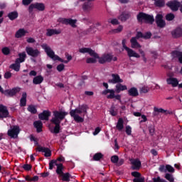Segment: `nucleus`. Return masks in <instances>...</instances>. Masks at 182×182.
I'll return each instance as SVG.
<instances>
[{
  "mask_svg": "<svg viewBox=\"0 0 182 182\" xmlns=\"http://www.w3.org/2000/svg\"><path fill=\"white\" fill-rule=\"evenodd\" d=\"M154 112H157L158 113H166V114H171V112L169 111H166L161 108H154Z\"/></svg>",
  "mask_w": 182,
  "mask_h": 182,
  "instance_id": "obj_40",
  "label": "nucleus"
},
{
  "mask_svg": "<svg viewBox=\"0 0 182 182\" xmlns=\"http://www.w3.org/2000/svg\"><path fill=\"white\" fill-rule=\"evenodd\" d=\"M143 38L144 39H150L151 38V33H146L143 34L140 32L137 33L136 36L134 37L131 39V48L133 49H139V48H141V46L137 43V39Z\"/></svg>",
  "mask_w": 182,
  "mask_h": 182,
  "instance_id": "obj_5",
  "label": "nucleus"
},
{
  "mask_svg": "<svg viewBox=\"0 0 182 182\" xmlns=\"http://www.w3.org/2000/svg\"><path fill=\"white\" fill-rule=\"evenodd\" d=\"M165 178L168 180V181L174 182V178L173 177V175L170 173H166L165 175Z\"/></svg>",
  "mask_w": 182,
  "mask_h": 182,
  "instance_id": "obj_42",
  "label": "nucleus"
},
{
  "mask_svg": "<svg viewBox=\"0 0 182 182\" xmlns=\"http://www.w3.org/2000/svg\"><path fill=\"white\" fill-rule=\"evenodd\" d=\"M124 90H127V85H124L122 82H119L115 85L116 93H120L121 92H124Z\"/></svg>",
  "mask_w": 182,
  "mask_h": 182,
  "instance_id": "obj_20",
  "label": "nucleus"
},
{
  "mask_svg": "<svg viewBox=\"0 0 182 182\" xmlns=\"http://www.w3.org/2000/svg\"><path fill=\"white\" fill-rule=\"evenodd\" d=\"M133 170H139L141 167V162L138 159H130Z\"/></svg>",
  "mask_w": 182,
  "mask_h": 182,
  "instance_id": "obj_15",
  "label": "nucleus"
},
{
  "mask_svg": "<svg viewBox=\"0 0 182 182\" xmlns=\"http://www.w3.org/2000/svg\"><path fill=\"white\" fill-rule=\"evenodd\" d=\"M180 32V29H176L175 31L172 32V35L173 38H179V36H181V33H178Z\"/></svg>",
  "mask_w": 182,
  "mask_h": 182,
  "instance_id": "obj_45",
  "label": "nucleus"
},
{
  "mask_svg": "<svg viewBox=\"0 0 182 182\" xmlns=\"http://www.w3.org/2000/svg\"><path fill=\"white\" fill-rule=\"evenodd\" d=\"M156 22L159 28H164L166 26V22L163 20V16L161 14H157Z\"/></svg>",
  "mask_w": 182,
  "mask_h": 182,
  "instance_id": "obj_18",
  "label": "nucleus"
},
{
  "mask_svg": "<svg viewBox=\"0 0 182 182\" xmlns=\"http://www.w3.org/2000/svg\"><path fill=\"white\" fill-rule=\"evenodd\" d=\"M149 133L151 136L154 134V127H149Z\"/></svg>",
  "mask_w": 182,
  "mask_h": 182,
  "instance_id": "obj_62",
  "label": "nucleus"
},
{
  "mask_svg": "<svg viewBox=\"0 0 182 182\" xmlns=\"http://www.w3.org/2000/svg\"><path fill=\"white\" fill-rule=\"evenodd\" d=\"M11 52V50L8 47H4L2 48V53L4 55H9V53Z\"/></svg>",
  "mask_w": 182,
  "mask_h": 182,
  "instance_id": "obj_50",
  "label": "nucleus"
},
{
  "mask_svg": "<svg viewBox=\"0 0 182 182\" xmlns=\"http://www.w3.org/2000/svg\"><path fill=\"white\" fill-rule=\"evenodd\" d=\"M21 92L20 87H14L12 90H7L4 91V95L6 96H15L16 93H19Z\"/></svg>",
  "mask_w": 182,
  "mask_h": 182,
  "instance_id": "obj_17",
  "label": "nucleus"
},
{
  "mask_svg": "<svg viewBox=\"0 0 182 182\" xmlns=\"http://www.w3.org/2000/svg\"><path fill=\"white\" fill-rule=\"evenodd\" d=\"M125 132L128 136H132V127L127 125L125 127Z\"/></svg>",
  "mask_w": 182,
  "mask_h": 182,
  "instance_id": "obj_47",
  "label": "nucleus"
},
{
  "mask_svg": "<svg viewBox=\"0 0 182 182\" xmlns=\"http://www.w3.org/2000/svg\"><path fill=\"white\" fill-rule=\"evenodd\" d=\"M166 170H167L168 173H174L175 171L174 168L171 166V165H166Z\"/></svg>",
  "mask_w": 182,
  "mask_h": 182,
  "instance_id": "obj_46",
  "label": "nucleus"
},
{
  "mask_svg": "<svg viewBox=\"0 0 182 182\" xmlns=\"http://www.w3.org/2000/svg\"><path fill=\"white\" fill-rule=\"evenodd\" d=\"M32 2V0H23V5H29Z\"/></svg>",
  "mask_w": 182,
  "mask_h": 182,
  "instance_id": "obj_63",
  "label": "nucleus"
},
{
  "mask_svg": "<svg viewBox=\"0 0 182 182\" xmlns=\"http://www.w3.org/2000/svg\"><path fill=\"white\" fill-rule=\"evenodd\" d=\"M20 105L21 106H26V93L24 92L22 95V97L20 100Z\"/></svg>",
  "mask_w": 182,
  "mask_h": 182,
  "instance_id": "obj_38",
  "label": "nucleus"
},
{
  "mask_svg": "<svg viewBox=\"0 0 182 182\" xmlns=\"http://www.w3.org/2000/svg\"><path fill=\"white\" fill-rule=\"evenodd\" d=\"M166 82L168 85H171L172 87H177L178 86V80L176 77H171L167 78Z\"/></svg>",
  "mask_w": 182,
  "mask_h": 182,
  "instance_id": "obj_19",
  "label": "nucleus"
},
{
  "mask_svg": "<svg viewBox=\"0 0 182 182\" xmlns=\"http://www.w3.org/2000/svg\"><path fill=\"white\" fill-rule=\"evenodd\" d=\"M122 46L124 49L127 51V53L129 56V58H140V55L139 53H137L136 51L133 50L132 48L127 47L126 46V40L122 41Z\"/></svg>",
  "mask_w": 182,
  "mask_h": 182,
  "instance_id": "obj_9",
  "label": "nucleus"
},
{
  "mask_svg": "<svg viewBox=\"0 0 182 182\" xmlns=\"http://www.w3.org/2000/svg\"><path fill=\"white\" fill-rule=\"evenodd\" d=\"M42 126H43V124H42V122L41 121H36L34 122V127H36L38 133H41V132H42Z\"/></svg>",
  "mask_w": 182,
  "mask_h": 182,
  "instance_id": "obj_30",
  "label": "nucleus"
},
{
  "mask_svg": "<svg viewBox=\"0 0 182 182\" xmlns=\"http://www.w3.org/2000/svg\"><path fill=\"white\" fill-rule=\"evenodd\" d=\"M42 82H43V77H42V75L36 76L33 79V83L34 85H41V83H42Z\"/></svg>",
  "mask_w": 182,
  "mask_h": 182,
  "instance_id": "obj_29",
  "label": "nucleus"
},
{
  "mask_svg": "<svg viewBox=\"0 0 182 182\" xmlns=\"http://www.w3.org/2000/svg\"><path fill=\"white\" fill-rule=\"evenodd\" d=\"M66 116H68V112L65 111L53 112V117L51 119V123H53V124H55L53 130L54 133H59V131L60 130V122L63 120V119H65Z\"/></svg>",
  "mask_w": 182,
  "mask_h": 182,
  "instance_id": "obj_1",
  "label": "nucleus"
},
{
  "mask_svg": "<svg viewBox=\"0 0 182 182\" xmlns=\"http://www.w3.org/2000/svg\"><path fill=\"white\" fill-rule=\"evenodd\" d=\"M167 6H168L171 11H178V7L180 6V3L177 1H170L167 4Z\"/></svg>",
  "mask_w": 182,
  "mask_h": 182,
  "instance_id": "obj_22",
  "label": "nucleus"
},
{
  "mask_svg": "<svg viewBox=\"0 0 182 182\" xmlns=\"http://www.w3.org/2000/svg\"><path fill=\"white\" fill-rule=\"evenodd\" d=\"M61 31L60 29L57 30V29H47V32H46V36H52L53 35H59L60 33H61Z\"/></svg>",
  "mask_w": 182,
  "mask_h": 182,
  "instance_id": "obj_25",
  "label": "nucleus"
},
{
  "mask_svg": "<svg viewBox=\"0 0 182 182\" xmlns=\"http://www.w3.org/2000/svg\"><path fill=\"white\" fill-rule=\"evenodd\" d=\"M9 19H11V21H14V19H16V18H18V12L16 11H13L10 14H9L8 15Z\"/></svg>",
  "mask_w": 182,
  "mask_h": 182,
  "instance_id": "obj_39",
  "label": "nucleus"
},
{
  "mask_svg": "<svg viewBox=\"0 0 182 182\" xmlns=\"http://www.w3.org/2000/svg\"><path fill=\"white\" fill-rule=\"evenodd\" d=\"M28 112H31V113H36V108H35V107L33 105H30L28 107Z\"/></svg>",
  "mask_w": 182,
  "mask_h": 182,
  "instance_id": "obj_49",
  "label": "nucleus"
},
{
  "mask_svg": "<svg viewBox=\"0 0 182 182\" xmlns=\"http://www.w3.org/2000/svg\"><path fill=\"white\" fill-rule=\"evenodd\" d=\"M25 59H26V53L23 52L18 53V58H17L16 60L17 63L18 62L19 63H22L25 62Z\"/></svg>",
  "mask_w": 182,
  "mask_h": 182,
  "instance_id": "obj_27",
  "label": "nucleus"
},
{
  "mask_svg": "<svg viewBox=\"0 0 182 182\" xmlns=\"http://www.w3.org/2000/svg\"><path fill=\"white\" fill-rule=\"evenodd\" d=\"M63 23H65V25H70V26H73V28L76 27V20H72L70 18H63Z\"/></svg>",
  "mask_w": 182,
  "mask_h": 182,
  "instance_id": "obj_26",
  "label": "nucleus"
},
{
  "mask_svg": "<svg viewBox=\"0 0 182 182\" xmlns=\"http://www.w3.org/2000/svg\"><path fill=\"white\" fill-rule=\"evenodd\" d=\"M172 56L173 58H178V60L180 63H182V53L178 52V51H173L172 53Z\"/></svg>",
  "mask_w": 182,
  "mask_h": 182,
  "instance_id": "obj_34",
  "label": "nucleus"
},
{
  "mask_svg": "<svg viewBox=\"0 0 182 182\" xmlns=\"http://www.w3.org/2000/svg\"><path fill=\"white\" fill-rule=\"evenodd\" d=\"M65 69V65L63 64H60L59 65L57 66V70L58 72H62Z\"/></svg>",
  "mask_w": 182,
  "mask_h": 182,
  "instance_id": "obj_55",
  "label": "nucleus"
},
{
  "mask_svg": "<svg viewBox=\"0 0 182 182\" xmlns=\"http://www.w3.org/2000/svg\"><path fill=\"white\" fill-rule=\"evenodd\" d=\"M9 117V111L8 108L3 105H0V119H5Z\"/></svg>",
  "mask_w": 182,
  "mask_h": 182,
  "instance_id": "obj_14",
  "label": "nucleus"
},
{
  "mask_svg": "<svg viewBox=\"0 0 182 182\" xmlns=\"http://www.w3.org/2000/svg\"><path fill=\"white\" fill-rule=\"evenodd\" d=\"M110 23L112 24V25H119V21L116 18H113L110 21Z\"/></svg>",
  "mask_w": 182,
  "mask_h": 182,
  "instance_id": "obj_59",
  "label": "nucleus"
},
{
  "mask_svg": "<svg viewBox=\"0 0 182 182\" xmlns=\"http://www.w3.org/2000/svg\"><path fill=\"white\" fill-rule=\"evenodd\" d=\"M23 168L24 170H26V171H29L32 170V166H31L29 164H24L23 166Z\"/></svg>",
  "mask_w": 182,
  "mask_h": 182,
  "instance_id": "obj_53",
  "label": "nucleus"
},
{
  "mask_svg": "<svg viewBox=\"0 0 182 182\" xmlns=\"http://www.w3.org/2000/svg\"><path fill=\"white\" fill-rule=\"evenodd\" d=\"M38 151H41V153H44L45 157H50L52 156V151L49 148L43 147V146H38Z\"/></svg>",
  "mask_w": 182,
  "mask_h": 182,
  "instance_id": "obj_16",
  "label": "nucleus"
},
{
  "mask_svg": "<svg viewBox=\"0 0 182 182\" xmlns=\"http://www.w3.org/2000/svg\"><path fill=\"white\" fill-rule=\"evenodd\" d=\"M141 119H142V120L140 121V123H145V122L147 121V117L144 114L141 115Z\"/></svg>",
  "mask_w": 182,
  "mask_h": 182,
  "instance_id": "obj_56",
  "label": "nucleus"
},
{
  "mask_svg": "<svg viewBox=\"0 0 182 182\" xmlns=\"http://www.w3.org/2000/svg\"><path fill=\"white\" fill-rule=\"evenodd\" d=\"M165 4L164 0H157L155 1V5L159 7L164 6Z\"/></svg>",
  "mask_w": 182,
  "mask_h": 182,
  "instance_id": "obj_43",
  "label": "nucleus"
},
{
  "mask_svg": "<svg viewBox=\"0 0 182 182\" xmlns=\"http://www.w3.org/2000/svg\"><path fill=\"white\" fill-rule=\"evenodd\" d=\"M132 176L135 177V178L133 180L134 182H144V178L141 177V174H140V173L134 171L132 173Z\"/></svg>",
  "mask_w": 182,
  "mask_h": 182,
  "instance_id": "obj_21",
  "label": "nucleus"
},
{
  "mask_svg": "<svg viewBox=\"0 0 182 182\" xmlns=\"http://www.w3.org/2000/svg\"><path fill=\"white\" fill-rule=\"evenodd\" d=\"M11 69H13L16 72H19V69H21V63L16 62L14 64L10 65Z\"/></svg>",
  "mask_w": 182,
  "mask_h": 182,
  "instance_id": "obj_31",
  "label": "nucleus"
},
{
  "mask_svg": "<svg viewBox=\"0 0 182 182\" xmlns=\"http://www.w3.org/2000/svg\"><path fill=\"white\" fill-rule=\"evenodd\" d=\"M137 20L141 23H143V22H145L146 23H153V22H154V17L144 13H139L137 15Z\"/></svg>",
  "mask_w": 182,
  "mask_h": 182,
  "instance_id": "obj_6",
  "label": "nucleus"
},
{
  "mask_svg": "<svg viewBox=\"0 0 182 182\" xmlns=\"http://www.w3.org/2000/svg\"><path fill=\"white\" fill-rule=\"evenodd\" d=\"M130 18V14L125 12V13H122L120 16H119V19L120 21H124L127 19H129Z\"/></svg>",
  "mask_w": 182,
  "mask_h": 182,
  "instance_id": "obj_35",
  "label": "nucleus"
},
{
  "mask_svg": "<svg viewBox=\"0 0 182 182\" xmlns=\"http://www.w3.org/2000/svg\"><path fill=\"white\" fill-rule=\"evenodd\" d=\"M86 110H87V106L82 105L79 108H77L74 110H71L70 114L72 117H73L74 120L77 123H83L85 119L82 118V117L79 116L80 113H86Z\"/></svg>",
  "mask_w": 182,
  "mask_h": 182,
  "instance_id": "obj_3",
  "label": "nucleus"
},
{
  "mask_svg": "<svg viewBox=\"0 0 182 182\" xmlns=\"http://www.w3.org/2000/svg\"><path fill=\"white\" fill-rule=\"evenodd\" d=\"M102 129H100V127H97L95 130V132H93V135L94 136H97V134H99V133H100V131Z\"/></svg>",
  "mask_w": 182,
  "mask_h": 182,
  "instance_id": "obj_58",
  "label": "nucleus"
},
{
  "mask_svg": "<svg viewBox=\"0 0 182 182\" xmlns=\"http://www.w3.org/2000/svg\"><path fill=\"white\" fill-rule=\"evenodd\" d=\"M92 8H93V4L92 3H89V2L84 4V5L82 6L83 10L87 12L88 11H90V9H92Z\"/></svg>",
  "mask_w": 182,
  "mask_h": 182,
  "instance_id": "obj_36",
  "label": "nucleus"
},
{
  "mask_svg": "<svg viewBox=\"0 0 182 182\" xmlns=\"http://www.w3.org/2000/svg\"><path fill=\"white\" fill-rule=\"evenodd\" d=\"M122 31L123 26H119L117 28L113 30V32L114 33H119V32H122Z\"/></svg>",
  "mask_w": 182,
  "mask_h": 182,
  "instance_id": "obj_51",
  "label": "nucleus"
},
{
  "mask_svg": "<svg viewBox=\"0 0 182 182\" xmlns=\"http://www.w3.org/2000/svg\"><path fill=\"white\" fill-rule=\"evenodd\" d=\"M28 33V31L23 30V29H19L16 33V38H22V36H25V34Z\"/></svg>",
  "mask_w": 182,
  "mask_h": 182,
  "instance_id": "obj_33",
  "label": "nucleus"
},
{
  "mask_svg": "<svg viewBox=\"0 0 182 182\" xmlns=\"http://www.w3.org/2000/svg\"><path fill=\"white\" fill-rule=\"evenodd\" d=\"M26 52L29 56H32L33 58H38L41 55L39 50L33 49L32 47H26Z\"/></svg>",
  "mask_w": 182,
  "mask_h": 182,
  "instance_id": "obj_12",
  "label": "nucleus"
},
{
  "mask_svg": "<svg viewBox=\"0 0 182 182\" xmlns=\"http://www.w3.org/2000/svg\"><path fill=\"white\" fill-rule=\"evenodd\" d=\"M20 132H21V129L18 126L16 125L12 126L10 127V129L8 131V136H9V137H11V139H16Z\"/></svg>",
  "mask_w": 182,
  "mask_h": 182,
  "instance_id": "obj_10",
  "label": "nucleus"
},
{
  "mask_svg": "<svg viewBox=\"0 0 182 182\" xmlns=\"http://www.w3.org/2000/svg\"><path fill=\"white\" fill-rule=\"evenodd\" d=\"M109 113L111 116H117V111L113 109H110Z\"/></svg>",
  "mask_w": 182,
  "mask_h": 182,
  "instance_id": "obj_57",
  "label": "nucleus"
},
{
  "mask_svg": "<svg viewBox=\"0 0 182 182\" xmlns=\"http://www.w3.org/2000/svg\"><path fill=\"white\" fill-rule=\"evenodd\" d=\"M33 9H37L38 11H45V4L42 3H35L31 4L28 7L29 12H32Z\"/></svg>",
  "mask_w": 182,
  "mask_h": 182,
  "instance_id": "obj_13",
  "label": "nucleus"
},
{
  "mask_svg": "<svg viewBox=\"0 0 182 182\" xmlns=\"http://www.w3.org/2000/svg\"><path fill=\"white\" fill-rule=\"evenodd\" d=\"M63 165H58V168L56 169V173L58 174L59 177H61L63 181H69L70 179V174L69 173H63Z\"/></svg>",
  "mask_w": 182,
  "mask_h": 182,
  "instance_id": "obj_8",
  "label": "nucleus"
},
{
  "mask_svg": "<svg viewBox=\"0 0 182 182\" xmlns=\"http://www.w3.org/2000/svg\"><path fill=\"white\" fill-rule=\"evenodd\" d=\"M49 116H50V112L43 111L38 114V117L41 120H49Z\"/></svg>",
  "mask_w": 182,
  "mask_h": 182,
  "instance_id": "obj_23",
  "label": "nucleus"
},
{
  "mask_svg": "<svg viewBox=\"0 0 182 182\" xmlns=\"http://www.w3.org/2000/svg\"><path fill=\"white\" fill-rule=\"evenodd\" d=\"M102 157H103V155L101 153H97L94 155L93 159L95 161H99V160H100V159H102Z\"/></svg>",
  "mask_w": 182,
  "mask_h": 182,
  "instance_id": "obj_41",
  "label": "nucleus"
},
{
  "mask_svg": "<svg viewBox=\"0 0 182 182\" xmlns=\"http://www.w3.org/2000/svg\"><path fill=\"white\" fill-rule=\"evenodd\" d=\"M28 43H35V39L33 38H27Z\"/></svg>",
  "mask_w": 182,
  "mask_h": 182,
  "instance_id": "obj_61",
  "label": "nucleus"
},
{
  "mask_svg": "<svg viewBox=\"0 0 182 182\" xmlns=\"http://www.w3.org/2000/svg\"><path fill=\"white\" fill-rule=\"evenodd\" d=\"M12 76V73H9V72H6L5 74H4V77L5 79H9L10 77H11Z\"/></svg>",
  "mask_w": 182,
  "mask_h": 182,
  "instance_id": "obj_60",
  "label": "nucleus"
},
{
  "mask_svg": "<svg viewBox=\"0 0 182 182\" xmlns=\"http://www.w3.org/2000/svg\"><path fill=\"white\" fill-rule=\"evenodd\" d=\"M128 93L129 96H139V91H137V88L132 87L129 90Z\"/></svg>",
  "mask_w": 182,
  "mask_h": 182,
  "instance_id": "obj_32",
  "label": "nucleus"
},
{
  "mask_svg": "<svg viewBox=\"0 0 182 182\" xmlns=\"http://www.w3.org/2000/svg\"><path fill=\"white\" fill-rule=\"evenodd\" d=\"M116 92V91H114V90H104L102 92V95H107L108 93H109V95H108L107 96V99H114V93Z\"/></svg>",
  "mask_w": 182,
  "mask_h": 182,
  "instance_id": "obj_24",
  "label": "nucleus"
},
{
  "mask_svg": "<svg viewBox=\"0 0 182 182\" xmlns=\"http://www.w3.org/2000/svg\"><path fill=\"white\" fill-rule=\"evenodd\" d=\"M108 82L112 85L123 83V79L120 78V75L118 74H112L111 77L108 80Z\"/></svg>",
  "mask_w": 182,
  "mask_h": 182,
  "instance_id": "obj_11",
  "label": "nucleus"
},
{
  "mask_svg": "<svg viewBox=\"0 0 182 182\" xmlns=\"http://www.w3.org/2000/svg\"><path fill=\"white\" fill-rule=\"evenodd\" d=\"M139 52L142 58V60H144V62H147V58H146V53L144 51L141 49H139Z\"/></svg>",
  "mask_w": 182,
  "mask_h": 182,
  "instance_id": "obj_44",
  "label": "nucleus"
},
{
  "mask_svg": "<svg viewBox=\"0 0 182 182\" xmlns=\"http://www.w3.org/2000/svg\"><path fill=\"white\" fill-rule=\"evenodd\" d=\"M166 21H173L174 19V14H168L166 16Z\"/></svg>",
  "mask_w": 182,
  "mask_h": 182,
  "instance_id": "obj_52",
  "label": "nucleus"
},
{
  "mask_svg": "<svg viewBox=\"0 0 182 182\" xmlns=\"http://www.w3.org/2000/svg\"><path fill=\"white\" fill-rule=\"evenodd\" d=\"M141 93H147L150 90V88L147 86H144L141 88Z\"/></svg>",
  "mask_w": 182,
  "mask_h": 182,
  "instance_id": "obj_48",
  "label": "nucleus"
},
{
  "mask_svg": "<svg viewBox=\"0 0 182 182\" xmlns=\"http://www.w3.org/2000/svg\"><path fill=\"white\" fill-rule=\"evenodd\" d=\"M111 161L112 163H117V161H119V156H113L111 158Z\"/></svg>",
  "mask_w": 182,
  "mask_h": 182,
  "instance_id": "obj_54",
  "label": "nucleus"
},
{
  "mask_svg": "<svg viewBox=\"0 0 182 182\" xmlns=\"http://www.w3.org/2000/svg\"><path fill=\"white\" fill-rule=\"evenodd\" d=\"M112 60L116 62V60H117V57H113V55H112V53H105L101 57H99L98 62L99 63L103 64L112 62Z\"/></svg>",
  "mask_w": 182,
  "mask_h": 182,
  "instance_id": "obj_7",
  "label": "nucleus"
},
{
  "mask_svg": "<svg viewBox=\"0 0 182 182\" xmlns=\"http://www.w3.org/2000/svg\"><path fill=\"white\" fill-rule=\"evenodd\" d=\"M124 121L123 120V118H119L118 122L117 123V129L119 130V132H122V129H124Z\"/></svg>",
  "mask_w": 182,
  "mask_h": 182,
  "instance_id": "obj_28",
  "label": "nucleus"
},
{
  "mask_svg": "<svg viewBox=\"0 0 182 182\" xmlns=\"http://www.w3.org/2000/svg\"><path fill=\"white\" fill-rule=\"evenodd\" d=\"M80 53H88L92 58H88L86 60L87 63H96L97 59L99 61V55L90 48H82L79 49Z\"/></svg>",
  "mask_w": 182,
  "mask_h": 182,
  "instance_id": "obj_4",
  "label": "nucleus"
},
{
  "mask_svg": "<svg viewBox=\"0 0 182 182\" xmlns=\"http://www.w3.org/2000/svg\"><path fill=\"white\" fill-rule=\"evenodd\" d=\"M63 165L62 164H58V161H55V160H52L50 163H49V169L50 170H53V166H57V169L58 166Z\"/></svg>",
  "mask_w": 182,
  "mask_h": 182,
  "instance_id": "obj_37",
  "label": "nucleus"
},
{
  "mask_svg": "<svg viewBox=\"0 0 182 182\" xmlns=\"http://www.w3.org/2000/svg\"><path fill=\"white\" fill-rule=\"evenodd\" d=\"M41 48L44 49L46 53L48 55V56H49V58H50V59H53V60H59L63 63H69L72 59V55H69L68 53H65L67 60H64L63 59L60 58L59 56L55 55V52L52 50V48H50L48 44H43Z\"/></svg>",
  "mask_w": 182,
  "mask_h": 182,
  "instance_id": "obj_2",
  "label": "nucleus"
},
{
  "mask_svg": "<svg viewBox=\"0 0 182 182\" xmlns=\"http://www.w3.org/2000/svg\"><path fill=\"white\" fill-rule=\"evenodd\" d=\"M36 75H38V73H37L36 71H35V70H31V71L29 73V75H30V76H36Z\"/></svg>",
  "mask_w": 182,
  "mask_h": 182,
  "instance_id": "obj_64",
  "label": "nucleus"
}]
</instances>
